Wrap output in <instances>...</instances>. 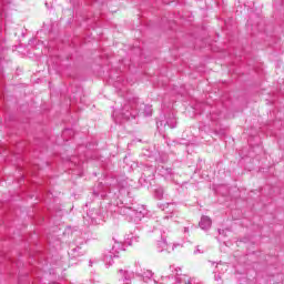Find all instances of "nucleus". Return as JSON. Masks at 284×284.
Wrapping results in <instances>:
<instances>
[{"label":"nucleus","mask_w":284,"mask_h":284,"mask_svg":"<svg viewBox=\"0 0 284 284\" xmlns=\"http://www.w3.org/2000/svg\"><path fill=\"white\" fill-rule=\"evenodd\" d=\"M199 225L201 230H210V227H212V219L209 216H202Z\"/></svg>","instance_id":"obj_1"},{"label":"nucleus","mask_w":284,"mask_h":284,"mask_svg":"<svg viewBox=\"0 0 284 284\" xmlns=\"http://www.w3.org/2000/svg\"><path fill=\"white\" fill-rule=\"evenodd\" d=\"M170 270H172V272H175V276H179V272H181V268L175 266H170Z\"/></svg>","instance_id":"obj_5"},{"label":"nucleus","mask_w":284,"mask_h":284,"mask_svg":"<svg viewBox=\"0 0 284 284\" xmlns=\"http://www.w3.org/2000/svg\"><path fill=\"white\" fill-rule=\"evenodd\" d=\"M158 245L159 247H162L161 252H163V250H166V252H173L174 250V246L168 244L165 240L160 241Z\"/></svg>","instance_id":"obj_2"},{"label":"nucleus","mask_w":284,"mask_h":284,"mask_svg":"<svg viewBox=\"0 0 284 284\" xmlns=\"http://www.w3.org/2000/svg\"><path fill=\"white\" fill-rule=\"evenodd\" d=\"M153 276H154V273H152V271L150 270H146L142 273V277L145 283H148Z\"/></svg>","instance_id":"obj_3"},{"label":"nucleus","mask_w":284,"mask_h":284,"mask_svg":"<svg viewBox=\"0 0 284 284\" xmlns=\"http://www.w3.org/2000/svg\"><path fill=\"white\" fill-rule=\"evenodd\" d=\"M119 247H121V244L120 243H115V245L113 246V248H112V254H113V256H116V250H119Z\"/></svg>","instance_id":"obj_4"},{"label":"nucleus","mask_w":284,"mask_h":284,"mask_svg":"<svg viewBox=\"0 0 284 284\" xmlns=\"http://www.w3.org/2000/svg\"><path fill=\"white\" fill-rule=\"evenodd\" d=\"M120 274H125V271L121 270V271H120Z\"/></svg>","instance_id":"obj_6"}]
</instances>
